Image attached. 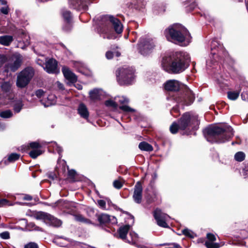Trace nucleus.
<instances>
[{
  "label": "nucleus",
  "instance_id": "54",
  "mask_svg": "<svg viewBox=\"0 0 248 248\" xmlns=\"http://www.w3.org/2000/svg\"><path fill=\"white\" fill-rule=\"evenodd\" d=\"M0 11L2 14L7 15L9 12V8L8 6L2 7L0 8Z\"/></svg>",
  "mask_w": 248,
  "mask_h": 248
},
{
  "label": "nucleus",
  "instance_id": "34",
  "mask_svg": "<svg viewBox=\"0 0 248 248\" xmlns=\"http://www.w3.org/2000/svg\"><path fill=\"white\" fill-rule=\"evenodd\" d=\"M43 152L41 150H32L29 153V155L33 159L36 158L39 155H42Z\"/></svg>",
  "mask_w": 248,
  "mask_h": 248
},
{
  "label": "nucleus",
  "instance_id": "13",
  "mask_svg": "<svg viewBox=\"0 0 248 248\" xmlns=\"http://www.w3.org/2000/svg\"><path fill=\"white\" fill-rule=\"evenodd\" d=\"M142 186L141 183L138 182L134 187L133 198L135 202L140 204L141 202L142 198Z\"/></svg>",
  "mask_w": 248,
  "mask_h": 248
},
{
  "label": "nucleus",
  "instance_id": "8",
  "mask_svg": "<svg viewBox=\"0 0 248 248\" xmlns=\"http://www.w3.org/2000/svg\"><path fill=\"white\" fill-rule=\"evenodd\" d=\"M155 45L152 39L141 37L137 44V49L141 55L146 56L151 54Z\"/></svg>",
  "mask_w": 248,
  "mask_h": 248
},
{
  "label": "nucleus",
  "instance_id": "4",
  "mask_svg": "<svg viewBox=\"0 0 248 248\" xmlns=\"http://www.w3.org/2000/svg\"><path fill=\"white\" fill-rule=\"evenodd\" d=\"M202 132L206 140L211 143L225 142L233 136V129L230 126L223 128L211 125L205 127Z\"/></svg>",
  "mask_w": 248,
  "mask_h": 248
},
{
  "label": "nucleus",
  "instance_id": "48",
  "mask_svg": "<svg viewBox=\"0 0 248 248\" xmlns=\"http://www.w3.org/2000/svg\"><path fill=\"white\" fill-rule=\"evenodd\" d=\"M24 248H39L38 245L34 242H30L25 245Z\"/></svg>",
  "mask_w": 248,
  "mask_h": 248
},
{
  "label": "nucleus",
  "instance_id": "29",
  "mask_svg": "<svg viewBox=\"0 0 248 248\" xmlns=\"http://www.w3.org/2000/svg\"><path fill=\"white\" fill-rule=\"evenodd\" d=\"M145 198L146 203L148 204L154 203L157 200V197L155 193H154L153 194H148L146 196Z\"/></svg>",
  "mask_w": 248,
  "mask_h": 248
},
{
  "label": "nucleus",
  "instance_id": "63",
  "mask_svg": "<svg viewBox=\"0 0 248 248\" xmlns=\"http://www.w3.org/2000/svg\"><path fill=\"white\" fill-rule=\"evenodd\" d=\"M55 97L54 95H50L47 97L48 100H52Z\"/></svg>",
  "mask_w": 248,
  "mask_h": 248
},
{
  "label": "nucleus",
  "instance_id": "6",
  "mask_svg": "<svg viewBox=\"0 0 248 248\" xmlns=\"http://www.w3.org/2000/svg\"><path fill=\"white\" fill-rule=\"evenodd\" d=\"M135 70L132 67L124 66L116 71V80L120 86L131 85L135 78Z\"/></svg>",
  "mask_w": 248,
  "mask_h": 248
},
{
  "label": "nucleus",
  "instance_id": "40",
  "mask_svg": "<svg viewBox=\"0 0 248 248\" xmlns=\"http://www.w3.org/2000/svg\"><path fill=\"white\" fill-rule=\"evenodd\" d=\"M182 233L185 235L186 237L193 238L194 237V233L191 232L187 228L184 229L182 231Z\"/></svg>",
  "mask_w": 248,
  "mask_h": 248
},
{
  "label": "nucleus",
  "instance_id": "57",
  "mask_svg": "<svg viewBox=\"0 0 248 248\" xmlns=\"http://www.w3.org/2000/svg\"><path fill=\"white\" fill-rule=\"evenodd\" d=\"M48 177L52 180H54L58 178V176L56 173L54 172H50L48 175Z\"/></svg>",
  "mask_w": 248,
  "mask_h": 248
},
{
  "label": "nucleus",
  "instance_id": "43",
  "mask_svg": "<svg viewBox=\"0 0 248 248\" xmlns=\"http://www.w3.org/2000/svg\"><path fill=\"white\" fill-rule=\"evenodd\" d=\"M184 5L189 6L190 8H194L195 6V3L194 1L191 2L190 0H185L182 1Z\"/></svg>",
  "mask_w": 248,
  "mask_h": 248
},
{
  "label": "nucleus",
  "instance_id": "30",
  "mask_svg": "<svg viewBox=\"0 0 248 248\" xmlns=\"http://www.w3.org/2000/svg\"><path fill=\"white\" fill-rule=\"evenodd\" d=\"M62 16L64 22H72V14L70 11H63L62 13Z\"/></svg>",
  "mask_w": 248,
  "mask_h": 248
},
{
  "label": "nucleus",
  "instance_id": "2",
  "mask_svg": "<svg viewBox=\"0 0 248 248\" xmlns=\"http://www.w3.org/2000/svg\"><path fill=\"white\" fill-rule=\"evenodd\" d=\"M165 91L176 93L173 99L178 104L184 106H189L195 100V95L188 87L175 79H170L163 84Z\"/></svg>",
  "mask_w": 248,
  "mask_h": 248
},
{
  "label": "nucleus",
  "instance_id": "14",
  "mask_svg": "<svg viewBox=\"0 0 248 248\" xmlns=\"http://www.w3.org/2000/svg\"><path fill=\"white\" fill-rule=\"evenodd\" d=\"M45 69L49 74L57 73L58 72L57 61L53 58L49 59L46 62Z\"/></svg>",
  "mask_w": 248,
  "mask_h": 248
},
{
  "label": "nucleus",
  "instance_id": "24",
  "mask_svg": "<svg viewBox=\"0 0 248 248\" xmlns=\"http://www.w3.org/2000/svg\"><path fill=\"white\" fill-rule=\"evenodd\" d=\"M108 204H111L112 206L113 207V208L116 210L119 211L123 213V214H124L125 215H127L129 216V218L132 220V225L134 224V217L131 215L130 213H129L127 211H124L122 209L120 208L118 206H117L116 204H113L112 203V202L109 200L108 201Z\"/></svg>",
  "mask_w": 248,
  "mask_h": 248
},
{
  "label": "nucleus",
  "instance_id": "50",
  "mask_svg": "<svg viewBox=\"0 0 248 248\" xmlns=\"http://www.w3.org/2000/svg\"><path fill=\"white\" fill-rule=\"evenodd\" d=\"M0 237L3 239H9L10 237V233L7 231L3 232L0 233Z\"/></svg>",
  "mask_w": 248,
  "mask_h": 248
},
{
  "label": "nucleus",
  "instance_id": "61",
  "mask_svg": "<svg viewBox=\"0 0 248 248\" xmlns=\"http://www.w3.org/2000/svg\"><path fill=\"white\" fill-rule=\"evenodd\" d=\"M58 87L60 89H62V90L64 89L63 85L59 82H58Z\"/></svg>",
  "mask_w": 248,
  "mask_h": 248
},
{
  "label": "nucleus",
  "instance_id": "16",
  "mask_svg": "<svg viewBox=\"0 0 248 248\" xmlns=\"http://www.w3.org/2000/svg\"><path fill=\"white\" fill-rule=\"evenodd\" d=\"M131 225L129 224H126L125 225L121 226L117 231L119 234V238L125 240L126 238L127 234L130 230Z\"/></svg>",
  "mask_w": 248,
  "mask_h": 248
},
{
  "label": "nucleus",
  "instance_id": "55",
  "mask_svg": "<svg viewBox=\"0 0 248 248\" xmlns=\"http://www.w3.org/2000/svg\"><path fill=\"white\" fill-rule=\"evenodd\" d=\"M113 56V53L111 51H108L106 53V57L108 60L112 59Z\"/></svg>",
  "mask_w": 248,
  "mask_h": 248
},
{
  "label": "nucleus",
  "instance_id": "25",
  "mask_svg": "<svg viewBox=\"0 0 248 248\" xmlns=\"http://www.w3.org/2000/svg\"><path fill=\"white\" fill-rule=\"evenodd\" d=\"M75 219L77 221L82 222L87 224H93L95 225V224L93 223L92 221L88 218H85L81 214H76L74 215Z\"/></svg>",
  "mask_w": 248,
  "mask_h": 248
},
{
  "label": "nucleus",
  "instance_id": "23",
  "mask_svg": "<svg viewBox=\"0 0 248 248\" xmlns=\"http://www.w3.org/2000/svg\"><path fill=\"white\" fill-rule=\"evenodd\" d=\"M139 148L141 151L152 152L154 148L152 145L146 141H141L139 144Z\"/></svg>",
  "mask_w": 248,
  "mask_h": 248
},
{
  "label": "nucleus",
  "instance_id": "51",
  "mask_svg": "<svg viewBox=\"0 0 248 248\" xmlns=\"http://www.w3.org/2000/svg\"><path fill=\"white\" fill-rule=\"evenodd\" d=\"M97 203H98V205L102 209H105L106 208V202L104 200H99L97 201Z\"/></svg>",
  "mask_w": 248,
  "mask_h": 248
},
{
  "label": "nucleus",
  "instance_id": "33",
  "mask_svg": "<svg viewBox=\"0 0 248 248\" xmlns=\"http://www.w3.org/2000/svg\"><path fill=\"white\" fill-rule=\"evenodd\" d=\"M245 154L243 152H238L234 155V159L238 162H242L245 160Z\"/></svg>",
  "mask_w": 248,
  "mask_h": 248
},
{
  "label": "nucleus",
  "instance_id": "56",
  "mask_svg": "<svg viewBox=\"0 0 248 248\" xmlns=\"http://www.w3.org/2000/svg\"><path fill=\"white\" fill-rule=\"evenodd\" d=\"M18 34L21 37H24L26 35V33L25 31L22 29H19L17 31Z\"/></svg>",
  "mask_w": 248,
  "mask_h": 248
},
{
  "label": "nucleus",
  "instance_id": "60",
  "mask_svg": "<svg viewBox=\"0 0 248 248\" xmlns=\"http://www.w3.org/2000/svg\"><path fill=\"white\" fill-rule=\"evenodd\" d=\"M41 102L43 104H44V105L46 107H47L52 104V103H51V102H47L46 103H43V100H41Z\"/></svg>",
  "mask_w": 248,
  "mask_h": 248
},
{
  "label": "nucleus",
  "instance_id": "39",
  "mask_svg": "<svg viewBox=\"0 0 248 248\" xmlns=\"http://www.w3.org/2000/svg\"><path fill=\"white\" fill-rule=\"evenodd\" d=\"M105 105L107 107H112L115 109L117 108L118 107V104L116 102H115L111 99H108V100H106L105 102Z\"/></svg>",
  "mask_w": 248,
  "mask_h": 248
},
{
  "label": "nucleus",
  "instance_id": "58",
  "mask_svg": "<svg viewBox=\"0 0 248 248\" xmlns=\"http://www.w3.org/2000/svg\"><path fill=\"white\" fill-rule=\"evenodd\" d=\"M129 234L131 236V240L132 241H135L136 239L137 238V234L134 232L132 233L131 232H130Z\"/></svg>",
  "mask_w": 248,
  "mask_h": 248
},
{
  "label": "nucleus",
  "instance_id": "35",
  "mask_svg": "<svg viewBox=\"0 0 248 248\" xmlns=\"http://www.w3.org/2000/svg\"><path fill=\"white\" fill-rule=\"evenodd\" d=\"M22 101H18L13 106V109L16 113H19L23 107Z\"/></svg>",
  "mask_w": 248,
  "mask_h": 248
},
{
  "label": "nucleus",
  "instance_id": "22",
  "mask_svg": "<svg viewBox=\"0 0 248 248\" xmlns=\"http://www.w3.org/2000/svg\"><path fill=\"white\" fill-rule=\"evenodd\" d=\"M41 147L42 145L39 142L37 141H34L30 143L28 146L22 147L21 150L25 152L29 150L30 148L32 149V150H40L39 149Z\"/></svg>",
  "mask_w": 248,
  "mask_h": 248
},
{
  "label": "nucleus",
  "instance_id": "59",
  "mask_svg": "<svg viewBox=\"0 0 248 248\" xmlns=\"http://www.w3.org/2000/svg\"><path fill=\"white\" fill-rule=\"evenodd\" d=\"M205 241V238H199L197 240V242L198 243H203Z\"/></svg>",
  "mask_w": 248,
  "mask_h": 248
},
{
  "label": "nucleus",
  "instance_id": "64",
  "mask_svg": "<svg viewBox=\"0 0 248 248\" xmlns=\"http://www.w3.org/2000/svg\"><path fill=\"white\" fill-rule=\"evenodd\" d=\"M0 2L2 5H6L7 1L5 0H0Z\"/></svg>",
  "mask_w": 248,
  "mask_h": 248
},
{
  "label": "nucleus",
  "instance_id": "3",
  "mask_svg": "<svg viewBox=\"0 0 248 248\" xmlns=\"http://www.w3.org/2000/svg\"><path fill=\"white\" fill-rule=\"evenodd\" d=\"M164 35L168 41L181 46H187L192 39L188 30L179 23L170 25L164 30Z\"/></svg>",
  "mask_w": 248,
  "mask_h": 248
},
{
  "label": "nucleus",
  "instance_id": "38",
  "mask_svg": "<svg viewBox=\"0 0 248 248\" xmlns=\"http://www.w3.org/2000/svg\"><path fill=\"white\" fill-rule=\"evenodd\" d=\"M204 245L207 248H219L220 247L219 244L214 243V242L205 241Z\"/></svg>",
  "mask_w": 248,
  "mask_h": 248
},
{
  "label": "nucleus",
  "instance_id": "10",
  "mask_svg": "<svg viewBox=\"0 0 248 248\" xmlns=\"http://www.w3.org/2000/svg\"><path fill=\"white\" fill-rule=\"evenodd\" d=\"M33 216L36 219L43 220L44 222L49 221L51 224L55 227H59L62 224L60 220L47 213L42 211L35 212L33 214Z\"/></svg>",
  "mask_w": 248,
  "mask_h": 248
},
{
  "label": "nucleus",
  "instance_id": "11",
  "mask_svg": "<svg viewBox=\"0 0 248 248\" xmlns=\"http://www.w3.org/2000/svg\"><path fill=\"white\" fill-rule=\"evenodd\" d=\"M96 216L99 222L97 226L102 228L106 231H109L108 229L110 228L111 221L113 220L112 223H115L117 222V219L115 217H112V219H111V217L106 214H96Z\"/></svg>",
  "mask_w": 248,
  "mask_h": 248
},
{
  "label": "nucleus",
  "instance_id": "19",
  "mask_svg": "<svg viewBox=\"0 0 248 248\" xmlns=\"http://www.w3.org/2000/svg\"><path fill=\"white\" fill-rule=\"evenodd\" d=\"M20 157V155L19 154L14 153L8 155L7 159L6 160H3L0 164H1L2 163L4 164V165H6L8 163H14L15 161L18 160Z\"/></svg>",
  "mask_w": 248,
  "mask_h": 248
},
{
  "label": "nucleus",
  "instance_id": "49",
  "mask_svg": "<svg viewBox=\"0 0 248 248\" xmlns=\"http://www.w3.org/2000/svg\"><path fill=\"white\" fill-rule=\"evenodd\" d=\"M118 102L120 104H126L129 102V100L124 96L119 97Z\"/></svg>",
  "mask_w": 248,
  "mask_h": 248
},
{
  "label": "nucleus",
  "instance_id": "41",
  "mask_svg": "<svg viewBox=\"0 0 248 248\" xmlns=\"http://www.w3.org/2000/svg\"><path fill=\"white\" fill-rule=\"evenodd\" d=\"M119 108L125 112H134L135 110L127 105H122L119 107Z\"/></svg>",
  "mask_w": 248,
  "mask_h": 248
},
{
  "label": "nucleus",
  "instance_id": "27",
  "mask_svg": "<svg viewBox=\"0 0 248 248\" xmlns=\"http://www.w3.org/2000/svg\"><path fill=\"white\" fill-rule=\"evenodd\" d=\"M179 130H181L180 124L178 122H173L170 127V131L171 133L175 134L178 132Z\"/></svg>",
  "mask_w": 248,
  "mask_h": 248
},
{
  "label": "nucleus",
  "instance_id": "62",
  "mask_svg": "<svg viewBox=\"0 0 248 248\" xmlns=\"http://www.w3.org/2000/svg\"><path fill=\"white\" fill-rule=\"evenodd\" d=\"M10 70V68L9 67H8L7 66V64H5V66H4V71L5 72H7L8 73Z\"/></svg>",
  "mask_w": 248,
  "mask_h": 248
},
{
  "label": "nucleus",
  "instance_id": "47",
  "mask_svg": "<svg viewBox=\"0 0 248 248\" xmlns=\"http://www.w3.org/2000/svg\"><path fill=\"white\" fill-rule=\"evenodd\" d=\"M19 195L21 196L22 199L24 201H31L32 200V197L30 195L27 194H21Z\"/></svg>",
  "mask_w": 248,
  "mask_h": 248
},
{
  "label": "nucleus",
  "instance_id": "9",
  "mask_svg": "<svg viewBox=\"0 0 248 248\" xmlns=\"http://www.w3.org/2000/svg\"><path fill=\"white\" fill-rule=\"evenodd\" d=\"M101 24L104 25L107 28L112 25L117 34L121 33L123 30V26L120 19L112 16H103L101 18Z\"/></svg>",
  "mask_w": 248,
  "mask_h": 248
},
{
  "label": "nucleus",
  "instance_id": "45",
  "mask_svg": "<svg viewBox=\"0 0 248 248\" xmlns=\"http://www.w3.org/2000/svg\"><path fill=\"white\" fill-rule=\"evenodd\" d=\"M113 186L115 188L119 189L122 187L123 185L121 182V181L118 180H116L114 181L113 183Z\"/></svg>",
  "mask_w": 248,
  "mask_h": 248
},
{
  "label": "nucleus",
  "instance_id": "36",
  "mask_svg": "<svg viewBox=\"0 0 248 248\" xmlns=\"http://www.w3.org/2000/svg\"><path fill=\"white\" fill-rule=\"evenodd\" d=\"M13 113L10 109L2 111L0 113V117L3 118H9L12 117Z\"/></svg>",
  "mask_w": 248,
  "mask_h": 248
},
{
  "label": "nucleus",
  "instance_id": "31",
  "mask_svg": "<svg viewBox=\"0 0 248 248\" xmlns=\"http://www.w3.org/2000/svg\"><path fill=\"white\" fill-rule=\"evenodd\" d=\"M239 96V92L238 91H229L227 93L228 98L231 100H236Z\"/></svg>",
  "mask_w": 248,
  "mask_h": 248
},
{
  "label": "nucleus",
  "instance_id": "52",
  "mask_svg": "<svg viewBox=\"0 0 248 248\" xmlns=\"http://www.w3.org/2000/svg\"><path fill=\"white\" fill-rule=\"evenodd\" d=\"M242 174L245 178L248 177V164L242 170Z\"/></svg>",
  "mask_w": 248,
  "mask_h": 248
},
{
  "label": "nucleus",
  "instance_id": "1",
  "mask_svg": "<svg viewBox=\"0 0 248 248\" xmlns=\"http://www.w3.org/2000/svg\"><path fill=\"white\" fill-rule=\"evenodd\" d=\"M189 58L184 52H176L163 57L161 66L170 74H179L189 66Z\"/></svg>",
  "mask_w": 248,
  "mask_h": 248
},
{
  "label": "nucleus",
  "instance_id": "37",
  "mask_svg": "<svg viewBox=\"0 0 248 248\" xmlns=\"http://www.w3.org/2000/svg\"><path fill=\"white\" fill-rule=\"evenodd\" d=\"M68 170V178L71 180V182H75V177L77 175V172L75 170L71 169Z\"/></svg>",
  "mask_w": 248,
  "mask_h": 248
},
{
  "label": "nucleus",
  "instance_id": "53",
  "mask_svg": "<svg viewBox=\"0 0 248 248\" xmlns=\"http://www.w3.org/2000/svg\"><path fill=\"white\" fill-rule=\"evenodd\" d=\"M6 61L7 58L5 55H2L0 57V68L3 66Z\"/></svg>",
  "mask_w": 248,
  "mask_h": 248
},
{
  "label": "nucleus",
  "instance_id": "20",
  "mask_svg": "<svg viewBox=\"0 0 248 248\" xmlns=\"http://www.w3.org/2000/svg\"><path fill=\"white\" fill-rule=\"evenodd\" d=\"M13 36L4 35L0 36V44L4 46H9L13 41Z\"/></svg>",
  "mask_w": 248,
  "mask_h": 248
},
{
  "label": "nucleus",
  "instance_id": "18",
  "mask_svg": "<svg viewBox=\"0 0 248 248\" xmlns=\"http://www.w3.org/2000/svg\"><path fill=\"white\" fill-rule=\"evenodd\" d=\"M22 64V60L19 58H16L13 62L7 63V66L10 68V71L15 72L18 70Z\"/></svg>",
  "mask_w": 248,
  "mask_h": 248
},
{
  "label": "nucleus",
  "instance_id": "21",
  "mask_svg": "<svg viewBox=\"0 0 248 248\" xmlns=\"http://www.w3.org/2000/svg\"><path fill=\"white\" fill-rule=\"evenodd\" d=\"M89 97L93 102H96L101 100V94L99 90L97 89H94L89 92Z\"/></svg>",
  "mask_w": 248,
  "mask_h": 248
},
{
  "label": "nucleus",
  "instance_id": "32",
  "mask_svg": "<svg viewBox=\"0 0 248 248\" xmlns=\"http://www.w3.org/2000/svg\"><path fill=\"white\" fill-rule=\"evenodd\" d=\"M73 28L72 22H64L62 27V31L66 32H69Z\"/></svg>",
  "mask_w": 248,
  "mask_h": 248
},
{
  "label": "nucleus",
  "instance_id": "28",
  "mask_svg": "<svg viewBox=\"0 0 248 248\" xmlns=\"http://www.w3.org/2000/svg\"><path fill=\"white\" fill-rule=\"evenodd\" d=\"M0 88L3 92L7 93L11 90V84L10 81H4L1 83Z\"/></svg>",
  "mask_w": 248,
  "mask_h": 248
},
{
  "label": "nucleus",
  "instance_id": "5",
  "mask_svg": "<svg viewBox=\"0 0 248 248\" xmlns=\"http://www.w3.org/2000/svg\"><path fill=\"white\" fill-rule=\"evenodd\" d=\"M178 123L180 124L181 134L189 135L191 131H196L199 128L200 124L197 115L191 114L190 112H186L183 114L178 119Z\"/></svg>",
  "mask_w": 248,
  "mask_h": 248
},
{
  "label": "nucleus",
  "instance_id": "26",
  "mask_svg": "<svg viewBox=\"0 0 248 248\" xmlns=\"http://www.w3.org/2000/svg\"><path fill=\"white\" fill-rule=\"evenodd\" d=\"M145 2L144 0H137L133 5V9L136 11H141L145 7Z\"/></svg>",
  "mask_w": 248,
  "mask_h": 248
},
{
  "label": "nucleus",
  "instance_id": "46",
  "mask_svg": "<svg viewBox=\"0 0 248 248\" xmlns=\"http://www.w3.org/2000/svg\"><path fill=\"white\" fill-rule=\"evenodd\" d=\"M45 92L42 89H38L35 91V95L38 98H41L45 94Z\"/></svg>",
  "mask_w": 248,
  "mask_h": 248
},
{
  "label": "nucleus",
  "instance_id": "12",
  "mask_svg": "<svg viewBox=\"0 0 248 248\" xmlns=\"http://www.w3.org/2000/svg\"><path fill=\"white\" fill-rule=\"evenodd\" d=\"M167 215L162 212L161 210L157 208L153 211V216L156 221L157 224L161 227L169 228V225L166 222Z\"/></svg>",
  "mask_w": 248,
  "mask_h": 248
},
{
  "label": "nucleus",
  "instance_id": "15",
  "mask_svg": "<svg viewBox=\"0 0 248 248\" xmlns=\"http://www.w3.org/2000/svg\"><path fill=\"white\" fill-rule=\"evenodd\" d=\"M62 72L64 78L69 81L72 83H74L77 81V77L72 72L67 66H63L62 69Z\"/></svg>",
  "mask_w": 248,
  "mask_h": 248
},
{
  "label": "nucleus",
  "instance_id": "44",
  "mask_svg": "<svg viewBox=\"0 0 248 248\" xmlns=\"http://www.w3.org/2000/svg\"><path fill=\"white\" fill-rule=\"evenodd\" d=\"M206 238L207 239L206 241L214 242L216 240V237L215 235L213 233L210 232L207 233Z\"/></svg>",
  "mask_w": 248,
  "mask_h": 248
},
{
  "label": "nucleus",
  "instance_id": "42",
  "mask_svg": "<svg viewBox=\"0 0 248 248\" xmlns=\"http://www.w3.org/2000/svg\"><path fill=\"white\" fill-rule=\"evenodd\" d=\"M12 205L11 202L6 199H0V207Z\"/></svg>",
  "mask_w": 248,
  "mask_h": 248
},
{
  "label": "nucleus",
  "instance_id": "17",
  "mask_svg": "<svg viewBox=\"0 0 248 248\" xmlns=\"http://www.w3.org/2000/svg\"><path fill=\"white\" fill-rule=\"evenodd\" d=\"M78 111V113L82 118L85 119H87L89 118V112L87 107L84 103H81L79 105Z\"/></svg>",
  "mask_w": 248,
  "mask_h": 248
},
{
  "label": "nucleus",
  "instance_id": "7",
  "mask_svg": "<svg viewBox=\"0 0 248 248\" xmlns=\"http://www.w3.org/2000/svg\"><path fill=\"white\" fill-rule=\"evenodd\" d=\"M35 71L31 66H27L20 71L17 76L16 86L18 88H26L34 77Z\"/></svg>",
  "mask_w": 248,
  "mask_h": 248
}]
</instances>
